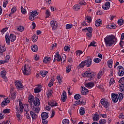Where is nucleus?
<instances>
[{
    "label": "nucleus",
    "mask_w": 124,
    "mask_h": 124,
    "mask_svg": "<svg viewBox=\"0 0 124 124\" xmlns=\"http://www.w3.org/2000/svg\"><path fill=\"white\" fill-rule=\"evenodd\" d=\"M30 15L32 16V17H35V16H37L38 15V13H37V11H33L31 12L30 13Z\"/></svg>",
    "instance_id": "obj_24"
},
{
    "label": "nucleus",
    "mask_w": 124,
    "mask_h": 124,
    "mask_svg": "<svg viewBox=\"0 0 124 124\" xmlns=\"http://www.w3.org/2000/svg\"><path fill=\"white\" fill-rule=\"evenodd\" d=\"M73 8L75 11H78V10L80 9L81 7L80 6V5L77 4L73 6Z\"/></svg>",
    "instance_id": "obj_23"
},
{
    "label": "nucleus",
    "mask_w": 124,
    "mask_h": 124,
    "mask_svg": "<svg viewBox=\"0 0 124 124\" xmlns=\"http://www.w3.org/2000/svg\"><path fill=\"white\" fill-rule=\"evenodd\" d=\"M71 71V66H68L66 67V73H69Z\"/></svg>",
    "instance_id": "obj_47"
},
{
    "label": "nucleus",
    "mask_w": 124,
    "mask_h": 124,
    "mask_svg": "<svg viewBox=\"0 0 124 124\" xmlns=\"http://www.w3.org/2000/svg\"><path fill=\"white\" fill-rule=\"evenodd\" d=\"M74 98L75 99L78 100V99H80V98H81V95L79 94H76L74 96Z\"/></svg>",
    "instance_id": "obj_44"
},
{
    "label": "nucleus",
    "mask_w": 124,
    "mask_h": 124,
    "mask_svg": "<svg viewBox=\"0 0 124 124\" xmlns=\"http://www.w3.org/2000/svg\"><path fill=\"white\" fill-rule=\"evenodd\" d=\"M96 27H99V26H101L102 25V22L101 21V20L100 19H97L95 21V24Z\"/></svg>",
    "instance_id": "obj_26"
},
{
    "label": "nucleus",
    "mask_w": 124,
    "mask_h": 124,
    "mask_svg": "<svg viewBox=\"0 0 124 124\" xmlns=\"http://www.w3.org/2000/svg\"><path fill=\"white\" fill-rule=\"evenodd\" d=\"M72 27H73V25L71 24H67L66 25V30H68V29H71Z\"/></svg>",
    "instance_id": "obj_63"
},
{
    "label": "nucleus",
    "mask_w": 124,
    "mask_h": 124,
    "mask_svg": "<svg viewBox=\"0 0 124 124\" xmlns=\"http://www.w3.org/2000/svg\"><path fill=\"white\" fill-rule=\"evenodd\" d=\"M1 77L4 79L5 82H7V78H6V71L3 70L1 71Z\"/></svg>",
    "instance_id": "obj_12"
},
{
    "label": "nucleus",
    "mask_w": 124,
    "mask_h": 124,
    "mask_svg": "<svg viewBox=\"0 0 124 124\" xmlns=\"http://www.w3.org/2000/svg\"><path fill=\"white\" fill-rule=\"evenodd\" d=\"M54 58L53 60V62H55L56 61L57 62H60L61 61V55H60V53L59 52H57L56 54L54 55Z\"/></svg>",
    "instance_id": "obj_10"
},
{
    "label": "nucleus",
    "mask_w": 124,
    "mask_h": 124,
    "mask_svg": "<svg viewBox=\"0 0 124 124\" xmlns=\"http://www.w3.org/2000/svg\"><path fill=\"white\" fill-rule=\"evenodd\" d=\"M32 52H37L38 51V46L36 45H33L31 46Z\"/></svg>",
    "instance_id": "obj_18"
},
{
    "label": "nucleus",
    "mask_w": 124,
    "mask_h": 124,
    "mask_svg": "<svg viewBox=\"0 0 124 124\" xmlns=\"http://www.w3.org/2000/svg\"><path fill=\"white\" fill-rule=\"evenodd\" d=\"M62 124H69V120L67 119H64L62 121Z\"/></svg>",
    "instance_id": "obj_50"
},
{
    "label": "nucleus",
    "mask_w": 124,
    "mask_h": 124,
    "mask_svg": "<svg viewBox=\"0 0 124 124\" xmlns=\"http://www.w3.org/2000/svg\"><path fill=\"white\" fill-rule=\"evenodd\" d=\"M85 20L87 21L88 23H91L92 22V16H87L85 18Z\"/></svg>",
    "instance_id": "obj_39"
},
{
    "label": "nucleus",
    "mask_w": 124,
    "mask_h": 124,
    "mask_svg": "<svg viewBox=\"0 0 124 124\" xmlns=\"http://www.w3.org/2000/svg\"><path fill=\"white\" fill-rule=\"evenodd\" d=\"M79 113L81 115H84L85 114V108L81 107L79 110Z\"/></svg>",
    "instance_id": "obj_42"
},
{
    "label": "nucleus",
    "mask_w": 124,
    "mask_h": 124,
    "mask_svg": "<svg viewBox=\"0 0 124 124\" xmlns=\"http://www.w3.org/2000/svg\"><path fill=\"white\" fill-rule=\"evenodd\" d=\"M93 62L96 63H98V62H101V60L99 58H95L93 59Z\"/></svg>",
    "instance_id": "obj_53"
},
{
    "label": "nucleus",
    "mask_w": 124,
    "mask_h": 124,
    "mask_svg": "<svg viewBox=\"0 0 124 124\" xmlns=\"http://www.w3.org/2000/svg\"><path fill=\"white\" fill-rule=\"evenodd\" d=\"M108 65L109 68H112L113 65V60H110L108 61Z\"/></svg>",
    "instance_id": "obj_33"
},
{
    "label": "nucleus",
    "mask_w": 124,
    "mask_h": 124,
    "mask_svg": "<svg viewBox=\"0 0 124 124\" xmlns=\"http://www.w3.org/2000/svg\"><path fill=\"white\" fill-rule=\"evenodd\" d=\"M46 18H49L50 17V15H51L50 13L49 12V10H46Z\"/></svg>",
    "instance_id": "obj_48"
},
{
    "label": "nucleus",
    "mask_w": 124,
    "mask_h": 124,
    "mask_svg": "<svg viewBox=\"0 0 124 124\" xmlns=\"http://www.w3.org/2000/svg\"><path fill=\"white\" fill-rule=\"evenodd\" d=\"M48 105L52 108L53 107H55V106H58V104L55 101H49L48 103Z\"/></svg>",
    "instance_id": "obj_17"
},
{
    "label": "nucleus",
    "mask_w": 124,
    "mask_h": 124,
    "mask_svg": "<svg viewBox=\"0 0 124 124\" xmlns=\"http://www.w3.org/2000/svg\"><path fill=\"white\" fill-rule=\"evenodd\" d=\"M83 54V51L82 50H78L76 52V56H80Z\"/></svg>",
    "instance_id": "obj_45"
},
{
    "label": "nucleus",
    "mask_w": 124,
    "mask_h": 124,
    "mask_svg": "<svg viewBox=\"0 0 124 124\" xmlns=\"http://www.w3.org/2000/svg\"><path fill=\"white\" fill-rule=\"evenodd\" d=\"M31 67H29L27 68V65H25L24 67L22 68L23 73L24 75H30L31 74Z\"/></svg>",
    "instance_id": "obj_4"
},
{
    "label": "nucleus",
    "mask_w": 124,
    "mask_h": 124,
    "mask_svg": "<svg viewBox=\"0 0 124 124\" xmlns=\"http://www.w3.org/2000/svg\"><path fill=\"white\" fill-rule=\"evenodd\" d=\"M110 2H106L105 4L102 6L103 9H104L105 10H107V9H109V8H110Z\"/></svg>",
    "instance_id": "obj_16"
},
{
    "label": "nucleus",
    "mask_w": 124,
    "mask_h": 124,
    "mask_svg": "<svg viewBox=\"0 0 124 124\" xmlns=\"http://www.w3.org/2000/svg\"><path fill=\"white\" fill-rule=\"evenodd\" d=\"M5 51H6V47L0 45V53H3V52H5Z\"/></svg>",
    "instance_id": "obj_36"
},
{
    "label": "nucleus",
    "mask_w": 124,
    "mask_h": 124,
    "mask_svg": "<svg viewBox=\"0 0 124 124\" xmlns=\"http://www.w3.org/2000/svg\"><path fill=\"white\" fill-rule=\"evenodd\" d=\"M28 100H32L33 103L35 106H39L40 105V100L38 97H35V100L33 99V96L30 95L28 97Z\"/></svg>",
    "instance_id": "obj_3"
},
{
    "label": "nucleus",
    "mask_w": 124,
    "mask_h": 124,
    "mask_svg": "<svg viewBox=\"0 0 124 124\" xmlns=\"http://www.w3.org/2000/svg\"><path fill=\"white\" fill-rule=\"evenodd\" d=\"M16 11H17V8H16V7H14L13 8H12L11 10V13L13 14L15 13V12H16Z\"/></svg>",
    "instance_id": "obj_60"
},
{
    "label": "nucleus",
    "mask_w": 124,
    "mask_h": 124,
    "mask_svg": "<svg viewBox=\"0 0 124 124\" xmlns=\"http://www.w3.org/2000/svg\"><path fill=\"white\" fill-rule=\"evenodd\" d=\"M4 114H9L10 113V109L6 108L3 111Z\"/></svg>",
    "instance_id": "obj_49"
},
{
    "label": "nucleus",
    "mask_w": 124,
    "mask_h": 124,
    "mask_svg": "<svg viewBox=\"0 0 124 124\" xmlns=\"http://www.w3.org/2000/svg\"><path fill=\"white\" fill-rule=\"evenodd\" d=\"M118 25H120V26L124 25V20H123L122 19H119L118 20Z\"/></svg>",
    "instance_id": "obj_43"
},
{
    "label": "nucleus",
    "mask_w": 124,
    "mask_h": 124,
    "mask_svg": "<svg viewBox=\"0 0 124 124\" xmlns=\"http://www.w3.org/2000/svg\"><path fill=\"white\" fill-rule=\"evenodd\" d=\"M16 117L18 119V121H20V120L22 119V115H21V114H20L19 113L16 114Z\"/></svg>",
    "instance_id": "obj_61"
},
{
    "label": "nucleus",
    "mask_w": 124,
    "mask_h": 124,
    "mask_svg": "<svg viewBox=\"0 0 124 124\" xmlns=\"http://www.w3.org/2000/svg\"><path fill=\"white\" fill-rule=\"evenodd\" d=\"M57 80H58L59 84H62V78H61V77H58L57 78Z\"/></svg>",
    "instance_id": "obj_62"
},
{
    "label": "nucleus",
    "mask_w": 124,
    "mask_h": 124,
    "mask_svg": "<svg viewBox=\"0 0 124 124\" xmlns=\"http://www.w3.org/2000/svg\"><path fill=\"white\" fill-rule=\"evenodd\" d=\"M10 38L12 42H14L16 40V35L14 34H10Z\"/></svg>",
    "instance_id": "obj_22"
},
{
    "label": "nucleus",
    "mask_w": 124,
    "mask_h": 124,
    "mask_svg": "<svg viewBox=\"0 0 124 124\" xmlns=\"http://www.w3.org/2000/svg\"><path fill=\"white\" fill-rule=\"evenodd\" d=\"M10 59V56L9 55H7L5 58V61H4V62H5V63L9 61Z\"/></svg>",
    "instance_id": "obj_54"
},
{
    "label": "nucleus",
    "mask_w": 124,
    "mask_h": 124,
    "mask_svg": "<svg viewBox=\"0 0 124 124\" xmlns=\"http://www.w3.org/2000/svg\"><path fill=\"white\" fill-rule=\"evenodd\" d=\"M107 28V29H116V28H117V25L114 23H111L108 24Z\"/></svg>",
    "instance_id": "obj_20"
},
{
    "label": "nucleus",
    "mask_w": 124,
    "mask_h": 124,
    "mask_svg": "<svg viewBox=\"0 0 124 124\" xmlns=\"http://www.w3.org/2000/svg\"><path fill=\"white\" fill-rule=\"evenodd\" d=\"M82 91H81V94L82 95H87L89 93V90L85 88V87H83L81 86Z\"/></svg>",
    "instance_id": "obj_15"
},
{
    "label": "nucleus",
    "mask_w": 124,
    "mask_h": 124,
    "mask_svg": "<svg viewBox=\"0 0 124 124\" xmlns=\"http://www.w3.org/2000/svg\"><path fill=\"white\" fill-rule=\"evenodd\" d=\"M41 92V89L39 87H38L36 89H34V92L35 93H40Z\"/></svg>",
    "instance_id": "obj_40"
},
{
    "label": "nucleus",
    "mask_w": 124,
    "mask_h": 124,
    "mask_svg": "<svg viewBox=\"0 0 124 124\" xmlns=\"http://www.w3.org/2000/svg\"><path fill=\"white\" fill-rule=\"evenodd\" d=\"M82 31H88V32H93V28L91 27L88 28H86L85 29H82Z\"/></svg>",
    "instance_id": "obj_29"
},
{
    "label": "nucleus",
    "mask_w": 124,
    "mask_h": 124,
    "mask_svg": "<svg viewBox=\"0 0 124 124\" xmlns=\"http://www.w3.org/2000/svg\"><path fill=\"white\" fill-rule=\"evenodd\" d=\"M111 98L114 103L118 102V101L119 100V94L115 93H111Z\"/></svg>",
    "instance_id": "obj_7"
},
{
    "label": "nucleus",
    "mask_w": 124,
    "mask_h": 124,
    "mask_svg": "<svg viewBox=\"0 0 124 124\" xmlns=\"http://www.w3.org/2000/svg\"><path fill=\"white\" fill-rule=\"evenodd\" d=\"M117 40V38L113 35H109L104 38L106 46L109 47L113 46V44H115Z\"/></svg>",
    "instance_id": "obj_1"
},
{
    "label": "nucleus",
    "mask_w": 124,
    "mask_h": 124,
    "mask_svg": "<svg viewBox=\"0 0 124 124\" xmlns=\"http://www.w3.org/2000/svg\"><path fill=\"white\" fill-rule=\"evenodd\" d=\"M38 39V36H37L36 34L33 35L31 38V40L32 41H33V42H36Z\"/></svg>",
    "instance_id": "obj_32"
},
{
    "label": "nucleus",
    "mask_w": 124,
    "mask_h": 124,
    "mask_svg": "<svg viewBox=\"0 0 124 124\" xmlns=\"http://www.w3.org/2000/svg\"><path fill=\"white\" fill-rule=\"evenodd\" d=\"M96 42H95L94 41H93L88 46V47H91V46H93V47H96Z\"/></svg>",
    "instance_id": "obj_38"
},
{
    "label": "nucleus",
    "mask_w": 124,
    "mask_h": 124,
    "mask_svg": "<svg viewBox=\"0 0 124 124\" xmlns=\"http://www.w3.org/2000/svg\"><path fill=\"white\" fill-rule=\"evenodd\" d=\"M48 74V71H41L40 72V75L42 76V77H45L46 75Z\"/></svg>",
    "instance_id": "obj_25"
},
{
    "label": "nucleus",
    "mask_w": 124,
    "mask_h": 124,
    "mask_svg": "<svg viewBox=\"0 0 124 124\" xmlns=\"http://www.w3.org/2000/svg\"><path fill=\"white\" fill-rule=\"evenodd\" d=\"M107 122V121L105 119H100L99 120V124H106Z\"/></svg>",
    "instance_id": "obj_46"
},
{
    "label": "nucleus",
    "mask_w": 124,
    "mask_h": 124,
    "mask_svg": "<svg viewBox=\"0 0 124 124\" xmlns=\"http://www.w3.org/2000/svg\"><path fill=\"white\" fill-rule=\"evenodd\" d=\"M17 30L19 31H24V27L23 26H19Z\"/></svg>",
    "instance_id": "obj_64"
},
{
    "label": "nucleus",
    "mask_w": 124,
    "mask_h": 124,
    "mask_svg": "<svg viewBox=\"0 0 124 124\" xmlns=\"http://www.w3.org/2000/svg\"><path fill=\"white\" fill-rule=\"evenodd\" d=\"M93 32H88L87 33H86V36H87V37H88V38H92V33Z\"/></svg>",
    "instance_id": "obj_52"
},
{
    "label": "nucleus",
    "mask_w": 124,
    "mask_h": 124,
    "mask_svg": "<svg viewBox=\"0 0 124 124\" xmlns=\"http://www.w3.org/2000/svg\"><path fill=\"white\" fill-rule=\"evenodd\" d=\"M69 50H70V47H69L68 46H65L64 47V51H65V52H68Z\"/></svg>",
    "instance_id": "obj_57"
},
{
    "label": "nucleus",
    "mask_w": 124,
    "mask_h": 124,
    "mask_svg": "<svg viewBox=\"0 0 124 124\" xmlns=\"http://www.w3.org/2000/svg\"><path fill=\"white\" fill-rule=\"evenodd\" d=\"M102 75H103V72H102V71H100L98 74L97 78L98 79H100V78H101L102 77Z\"/></svg>",
    "instance_id": "obj_41"
},
{
    "label": "nucleus",
    "mask_w": 124,
    "mask_h": 124,
    "mask_svg": "<svg viewBox=\"0 0 124 124\" xmlns=\"http://www.w3.org/2000/svg\"><path fill=\"white\" fill-rule=\"evenodd\" d=\"M41 117H42V119H47L49 117V115L48 114V113H47V112H42L41 114Z\"/></svg>",
    "instance_id": "obj_19"
},
{
    "label": "nucleus",
    "mask_w": 124,
    "mask_h": 124,
    "mask_svg": "<svg viewBox=\"0 0 124 124\" xmlns=\"http://www.w3.org/2000/svg\"><path fill=\"white\" fill-rule=\"evenodd\" d=\"M35 106L33 107V110L36 113H39V111H40V108H39V107H37V106Z\"/></svg>",
    "instance_id": "obj_34"
},
{
    "label": "nucleus",
    "mask_w": 124,
    "mask_h": 124,
    "mask_svg": "<svg viewBox=\"0 0 124 124\" xmlns=\"http://www.w3.org/2000/svg\"><path fill=\"white\" fill-rule=\"evenodd\" d=\"M42 122L43 124H48V121L46 119H42Z\"/></svg>",
    "instance_id": "obj_55"
},
{
    "label": "nucleus",
    "mask_w": 124,
    "mask_h": 124,
    "mask_svg": "<svg viewBox=\"0 0 124 124\" xmlns=\"http://www.w3.org/2000/svg\"><path fill=\"white\" fill-rule=\"evenodd\" d=\"M66 98H67L66 96V92L65 91H63L61 95V99L63 102H65V100H66Z\"/></svg>",
    "instance_id": "obj_13"
},
{
    "label": "nucleus",
    "mask_w": 124,
    "mask_h": 124,
    "mask_svg": "<svg viewBox=\"0 0 124 124\" xmlns=\"http://www.w3.org/2000/svg\"><path fill=\"white\" fill-rule=\"evenodd\" d=\"M85 65H86V62L85 61H83L81 62V63H80L78 66V69H80V68H83Z\"/></svg>",
    "instance_id": "obj_27"
},
{
    "label": "nucleus",
    "mask_w": 124,
    "mask_h": 124,
    "mask_svg": "<svg viewBox=\"0 0 124 124\" xmlns=\"http://www.w3.org/2000/svg\"><path fill=\"white\" fill-rule=\"evenodd\" d=\"M24 110L26 113H28V112H29V105L26 104L25 105V107L24 108Z\"/></svg>",
    "instance_id": "obj_51"
},
{
    "label": "nucleus",
    "mask_w": 124,
    "mask_h": 124,
    "mask_svg": "<svg viewBox=\"0 0 124 124\" xmlns=\"http://www.w3.org/2000/svg\"><path fill=\"white\" fill-rule=\"evenodd\" d=\"M7 3H8V1L7 0H4L3 2V7H6V5H7Z\"/></svg>",
    "instance_id": "obj_56"
},
{
    "label": "nucleus",
    "mask_w": 124,
    "mask_h": 124,
    "mask_svg": "<svg viewBox=\"0 0 124 124\" xmlns=\"http://www.w3.org/2000/svg\"><path fill=\"white\" fill-rule=\"evenodd\" d=\"M50 24L52 31H56L57 28H58V22L56 20H52L50 21Z\"/></svg>",
    "instance_id": "obj_5"
},
{
    "label": "nucleus",
    "mask_w": 124,
    "mask_h": 124,
    "mask_svg": "<svg viewBox=\"0 0 124 124\" xmlns=\"http://www.w3.org/2000/svg\"><path fill=\"white\" fill-rule=\"evenodd\" d=\"M16 95H17V94H16V93L14 92L13 93H12L10 94V97L11 98H12V99H15V98H16Z\"/></svg>",
    "instance_id": "obj_37"
},
{
    "label": "nucleus",
    "mask_w": 124,
    "mask_h": 124,
    "mask_svg": "<svg viewBox=\"0 0 124 124\" xmlns=\"http://www.w3.org/2000/svg\"><path fill=\"white\" fill-rule=\"evenodd\" d=\"M21 10L22 14H26V9L22 6L21 7Z\"/></svg>",
    "instance_id": "obj_58"
},
{
    "label": "nucleus",
    "mask_w": 124,
    "mask_h": 124,
    "mask_svg": "<svg viewBox=\"0 0 124 124\" xmlns=\"http://www.w3.org/2000/svg\"><path fill=\"white\" fill-rule=\"evenodd\" d=\"M94 86V83L93 82H90L85 84V87L87 88H93Z\"/></svg>",
    "instance_id": "obj_21"
},
{
    "label": "nucleus",
    "mask_w": 124,
    "mask_h": 124,
    "mask_svg": "<svg viewBox=\"0 0 124 124\" xmlns=\"http://www.w3.org/2000/svg\"><path fill=\"white\" fill-rule=\"evenodd\" d=\"M7 30H8V28H3L2 30H1V32L2 34H3L5 31H7Z\"/></svg>",
    "instance_id": "obj_59"
},
{
    "label": "nucleus",
    "mask_w": 124,
    "mask_h": 124,
    "mask_svg": "<svg viewBox=\"0 0 124 124\" xmlns=\"http://www.w3.org/2000/svg\"><path fill=\"white\" fill-rule=\"evenodd\" d=\"M30 115L31 116L32 119H36L37 118V115L32 111H30Z\"/></svg>",
    "instance_id": "obj_35"
},
{
    "label": "nucleus",
    "mask_w": 124,
    "mask_h": 124,
    "mask_svg": "<svg viewBox=\"0 0 124 124\" xmlns=\"http://www.w3.org/2000/svg\"><path fill=\"white\" fill-rule=\"evenodd\" d=\"M94 114V116L93 117V121H98L99 120V115L97 114V112H96Z\"/></svg>",
    "instance_id": "obj_28"
},
{
    "label": "nucleus",
    "mask_w": 124,
    "mask_h": 124,
    "mask_svg": "<svg viewBox=\"0 0 124 124\" xmlns=\"http://www.w3.org/2000/svg\"><path fill=\"white\" fill-rule=\"evenodd\" d=\"M119 87L121 93H124V81L122 82L121 84L119 85Z\"/></svg>",
    "instance_id": "obj_30"
},
{
    "label": "nucleus",
    "mask_w": 124,
    "mask_h": 124,
    "mask_svg": "<svg viewBox=\"0 0 124 124\" xmlns=\"http://www.w3.org/2000/svg\"><path fill=\"white\" fill-rule=\"evenodd\" d=\"M101 104L105 107V108H108L109 106H110V104H109V102L107 101H105L104 99L102 98L100 100Z\"/></svg>",
    "instance_id": "obj_8"
},
{
    "label": "nucleus",
    "mask_w": 124,
    "mask_h": 124,
    "mask_svg": "<svg viewBox=\"0 0 124 124\" xmlns=\"http://www.w3.org/2000/svg\"><path fill=\"white\" fill-rule=\"evenodd\" d=\"M65 61H66V56L65 55L63 54L62 56V57H61V61L62 62V63H64Z\"/></svg>",
    "instance_id": "obj_31"
},
{
    "label": "nucleus",
    "mask_w": 124,
    "mask_h": 124,
    "mask_svg": "<svg viewBox=\"0 0 124 124\" xmlns=\"http://www.w3.org/2000/svg\"><path fill=\"white\" fill-rule=\"evenodd\" d=\"M15 83L17 89H23L24 86H23V84H22V82H21L20 81L16 80Z\"/></svg>",
    "instance_id": "obj_9"
},
{
    "label": "nucleus",
    "mask_w": 124,
    "mask_h": 124,
    "mask_svg": "<svg viewBox=\"0 0 124 124\" xmlns=\"http://www.w3.org/2000/svg\"><path fill=\"white\" fill-rule=\"evenodd\" d=\"M92 60L93 59L92 58H89L88 59V60L84 61L85 62V64L86 65V66H87V67H90V66H91V65H92Z\"/></svg>",
    "instance_id": "obj_14"
},
{
    "label": "nucleus",
    "mask_w": 124,
    "mask_h": 124,
    "mask_svg": "<svg viewBox=\"0 0 124 124\" xmlns=\"http://www.w3.org/2000/svg\"><path fill=\"white\" fill-rule=\"evenodd\" d=\"M117 70H118V76H124V68L122 66H118L117 67Z\"/></svg>",
    "instance_id": "obj_6"
},
{
    "label": "nucleus",
    "mask_w": 124,
    "mask_h": 124,
    "mask_svg": "<svg viewBox=\"0 0 124 124\" xmlns=\"http://www.w3.org/2000/svg\"><path fill=\"white\" fill-rule=\"evenodd\" d=\"M82 77H88L89 79H88L89 81H92V80L93 79L94 77L95 76V73L93 72H88L87 71L85 72L84 73L82 74Z\"/></svg>",
    "instance_id": "obj_2"
},
{
    "label": "nucleus",
    "mask_w": 124,
    "mask_h": 124,
    "mask_svg": "<svg viewBox=\"0 0 124 124\" xmlns=\"http://www.w3.org/2000/svg\"><path fill=\"white\" fill-rule=\"evenodd\" d=\"M9 102H10V99L8 98H6L1 103V106L2 107H4V106H5V105H7V104H8Z\"/></svg>",
    "instance_id": "obj_11"
}]
</instances>
